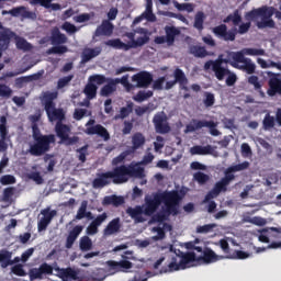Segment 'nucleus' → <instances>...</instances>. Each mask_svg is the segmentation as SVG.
Masks as SVG:
<instances>
[{
	"instance_id": "nucleus-1",
	"label": "nucleus",
	"mask_w": 281,
	"mask_h": 281,
	"mask_svg": "<svg viewBox=\"0 0 281 281\" xmlns=\"http://www.w3.org/2000/svg\"><path fill=\"white\" fill-rule=\"evenodd\" d=\"M265 54L266 52L262 48H243L239 52H231L228 58L206 61L204 69H212L217 80H225V76L229 74V69L223 67V63H225V65H231L235 69H239L251 76L256 74V64H254L251 58L245 56H265Z\"/></svg>"
},
{
	"instance_id": "nucleus-2",
	"label": "nucleus",
	"mask_w": 281,
	"mask_h": 281,
	"mask_svg": "<svg viewBox=\"0 0 281 281\" xmlns=\"http://www.w3.org/2000/svg\"><path fill=\"white\" fill-rule=\"evenodd\" d=\"M181 194L179 191H164L161 193H153V198L145 196L144 214L145 216H153L161 203L165 204V212L168 215L177 216L179 214V203H181Z\"/></svg>"
},
{
	"instance_id": "nucleus-3",
	"label": "nucleus",
	"mask_w": 281,
	"mask_h": 281,
	"mask_svg": "<svg viewBox=\"0 0 281 281\" xmlns=\"http://www.w3.org/2000/svg\"><path fill=\"white\" fill-rule=\"evenodd\" d=\"M110 177L113 179V183L120 186L122 183H127L128 179H144V168L137 165H121L115 167L110 171Z\"/></svg>"
},
{
	"instance_id": "nucleus-4",
	"label": "nucleus",
	"mask_w": 281,
	"mask_h": 281,
	"mask_svg": "<svg viewBox=\"0 0 281 281\" xmlns=\"http://www.w3.org/2000/svg\"><path fill=\"white\" fill-rule=\"evenodd\" d=\"M274 10L276 8L273 7L263 5L247 12L245 14V19L246 21H256V19H261V21L257 22L258 30H265L267 27L273 30V27H276V21H273L271 16H273Z\"/></svg>"
},
{
	"instance_id": "nucleus-5",
	"label": "nucleus",
	"mask_w": 281,
	"mask_h": 281,
	"mask_svg": "<svg viewBox=\"0 0 281 281\" xmlns=\"http://www.w3.org/2000/svg\"><path fill=\"white\" fill-rule=\"evenodd\" d=\"M58 98L57 92H43L42 94V104L44 106V111H46V115L50 122H60L65 120V111L63 109H56V103L54 100Z\"/></svg>"
},
{
	"instance_id": "nucleus-6",
	"label": "nucleus",
	"mask_w": 281,
	"mask_h": 281,
	"mask_svg": "<svg viewBox=\"0 0 281 281\" xmlns=\"http://www.w3.org/2000/svg\"><path fill=\"white\" fill-rule=\"evenodd\" d=\"M138 34H144V36L137 37L133 42H128L127 44L122 42L120 38L109 40L104 43L106 47H113V49H124V52H128V49H137V47H144L147 43L150 42V36H148V30L139 29Z\"/></svg>"
},
{
	"instance_id": "nucleus-7",
	"label": "nucleus",
	"mask_w": 281,
	"mask_h": 281,
	"mask_svg": "<svg viewBox=\"0 0 281 281\" xmlns=\"http://www.w3.org/2000/svg\"><path fill=\"white\" fill-rule=\"evenodd\" d=\"M250 29L251 21H248L246 23H241L238 29L233 27L231 30H227L226 24H220L213 27L212 32L217 38H221V41L234 42L236 41V34H247Z\"/></svg>"
},
{
	"instance_id": "nucleus-8",
	"label": "nucleus",
	"mask_w": 281,
	"mask_h": 281,
	"mask_svg": "<svg viewBox=\"0 0 281 281\" xmlns=\"http://www.w3.org/2000/svg\"><path fill=\"white\" fill-rule=\"evenodd\" d=\"M52 144H56V136L54 134L40 136L30 144L27 153L32 155V157H43V155L52 150Z\"/></svg>"
},
{
	"instance_id": "nucleus-9",
	"label": "nucleus",
	"mask_w": 281,
	"mask_h": 281,
	"mask_svg": "<svg viewBox=\"0 0 281 281\" xmlns=\"http://www.w3.org/2000/svg\"><path fill=\"white\" fill-rule=\"evenodd\" d=\"M193 262H199L196 254L186 252L182 254L179 263H177V259H173V261L169 262L167 266H162L160 273H172V271H179V269H188V267H192Z\"/></svg>"
},
{
	"instance_id": "nucleus-10",
	"label": "nucleus",
	"mask_w": 281,
	"mask_h": 281,
	"mask_svg": "<svg viewBox=\"0 0 281 281\" xmlns=\"http://www.w3.org/2000/svg\"><path fill=\"white\" fill-rule=\"evenodd\" d=\"M218 123L214 121L196 120L192 119L190 124L186 126L184 133H195V131H201V128H210V134L213 137H218L221 132L216 128Z\"/></svg>"
},
{
	"instance_id": "nucleus-11",
	"label": "nucleus",
	"mask_w": 281,
	"mask_h": 281,
	"mask_svg": "<svg viewBox=\"0 0 281 281\" xmlns=\"http://www.w3.org/2000/svg\"><path fill=\"white\" fill-rule=\"evenodd\" d=\"M52 45H57L53 46L47 49L46 54L52 55V54H67L69 52V48L65 46V43H67V35L60 33V31L57 29L53 31L52 36H50Z\"/></svg>"
},
{
	"instance_id": "nucleus-12",
	"label": "nucleus",
	"mask_w": 281,
	"mask_h": 281,
	"mask_svg": "<svg viewBox=\"0 0 281 281\" xmlns=\"http://www.w3.org/2000/svg\"><path fill=\"white\" fill-rule=\"evenodd\" d=\"M91 80L95 82V85H104V82H106L100 91L103 98H109V95L117 91V86L113 78H106L104 75H92Z\"/></svg>"
},
{
	"instance_id": "nucleus-13",
	"label": "nucleus",
	"mask_w": 281,
	"mask_h": 281,
	"mask_svg": "<svg viewBox=\"0 0 281 281\" xmlns=\"http://www.w3.org/2000/svg\"><path fill=\"white\" fill-rule=\"evenodd\" d=\"M173 78L175 80L166 82V86H165L166 91H170V89H172L175 85H179V88L182 91H188V82H189L188 77L186 76V72L181 70V68H176L173 70Z\"/></svg>"
},
{
	"instance_id": "nucleus-14",
	"label": "nucleus",
	"mask_w": 281,
	"mask_h": 281,
	"mask_svg": "<svg viewBox=\"0 0 281 281\" xmlns=\"http://www.w3.org/2000/svg\"><path fill=\"white\" fill-rule=\"evenodd\" d=\"M268 90L267 94L270 98L276 95H281V74H276L272 71H268Z\"/></svg>"
},
{
	"instance_id": "nucleus-15",
	"label": "nucleus",
	"mask_w": 281,
	"mask_h": 281,
	"mask_svg": "<svg viewBox=\"0 0 281 281\" xmlns=\"http://www.w3.org/2000/svg\"><path fill=\"white\" fill-rule=\"evenodd\" d=\"M153 124L156 133L166 135L170 133V124H168V116L164 112H158L153 117Z\"/></svg>"
},
{
	"instance_id": "nucleus-16",
	"label": "nucleus",
	"mask_w": 281,
	"mask_h": 281,
	"mask_svg": "<svg viewBox=\"0 0 281 281\" xmlns=\"http://www.w3.org/2000/svg\"><path fill=\"white\" fill-rule=\"evenodd\" d=\"M249 168V161H244L241 164L233 165L228 167L225 172L222 180L226 182L228 186L236 179V176L234 172H241V170H247Z\"/></svg>"
},
{
	"instance_id": "nucleus-17",
	"label": "nucleus",
	"mask_w": 281,
	"mask_h": 281,
	"mask_svg": "<svg viewBox=\"0 0 281 281\" xmlns=\"http://www.w3.org/2000/svg\"><path fill=\"white\" fill-rule=\"evenodd\" d=\"M41 214L43 217H41L37 223V229L38 232H45L58 212L56 210L46 207L41 211Z\"/></svg>"
},
{
	"instance_id": "nucleus-18",
	"label": "nucleus",
	"mask_w": 281,
	"mask_h": 281,
	"mask_svg": "<svg viewBox=\"0 0 281 281\" xmlns=\"http://www.w3.org/2000/svg\"><path fill=\"white\" fill-rule=\"evenodd\" d=\"M132 82H136L138 89H147L153 85V75L148 71L137 72L132 77Z\"/></svg>"
},
{
	"instance_id": "nucleus-19",
	"label": "nucleus",
	"mask_w": 281,
	"mask_h": 281,
	"mask_svg": "<svg viewBox=\"0 0 281 281\" xmlns=\"http://www.w3.org/2000/svg\"><path fill=\"white\" fill-rule=\"evenodd\" d=\"M54 273V267L49 263L44 262L40 268H34L30 270L31 280H43V276H52Z\"/></svg>"
},
{
	"instance_id": "nucleus-20",
	"label": "nucleus",
	"mask_w": 281,
	"mask_h": 281,
	"mask_svg": "<svg viewBox=\"0 0 281 281\" xmlns=\"http://www.w3.org/2000/svg\"><path fill=\"white\" fill-rule=\"evenodd\" d=\"M109 218V214L106 212H103L102 214L98 215L92 222L88 225L86 229V234L88 236H95L98 232H100L99 227Z\"/></svg>"
},
{
	"instance_id": "nucleus-21",
	"label": "nucleus",
	"mask_w": 281,
	"mask_h": 281,
	"mask_svg": "<svg viewBox=\"0 0 281 281\" xmlns=\"http://www.w3.org/2000/svg\"><path fill=\"white\" fill-rule=\"evenodd\" d=\"M16 36V33L12 32L10 29H3L0 31V54L3 56V52L10 47V42Z\"/></svg>"
},
{
	"instance_id": "nucleus-22",
	"label": "nucleus",
	"mask_w": 281,
	"mask_h": 281,
	"mask_svg": "<svg viewBox=\"0 0 281 281\" xmlns=\"http://www.w3.org/2000/svg\"><path fill=\"white\" fill-rule=\"evenodd\" d=\"M120 232H122V221L120 217H115L110 221L103 229V236H115V234H120Z\"/></svg>"
},
{
	"instance_id": "nucleus-23",
	"label": "nucleus",
	"mask_w": 281,
	"mask_h": 281,
	"mask_svg": "<svg viewBox=\"0 0 281 281\" xmlns=\"http://www.w3.org/2000/svg\"><path fill=\"white\" fill-rule=\"evenodd\" d=\"M86 134L87 135H98L104 142H109V139H111V134H109V131L106 130V127H104L100 124L87 127L86 128Z\"/></svg>"
},
{
	"instance_id": "nucleus-24",
	"label": "nucleus",
	"mask_w": 281,
	"mask_h": 281,
	"mask_svg": "<svg viewBox=\"0 0 281 281\" xmlns=\"http://www.w3.org/2000/svg\"><path fill=\"white\" fill-rule=\"evenodd\" d=\"M113 23L110 20H103L102 23L95 29L94 36H113Z\"/></svg>"
},
{
	"instance_id": "nucleus-25",
	"label": "nucleus",
	"mask_w": 281,
	"mask_h": 281,
	"mask_svg": "<svg viewBox=\"0 0 281 281\" xmlns=\"http://www.w3.org/2000/svg\"><path fill=\"white\" fill-rule=\"evenodd\" d=\"M198 262H204V265L218 262V255L212 248L205 247L202 256L198 257Z\"/></svg>"
},
{
	"instance_id": "nucleus-26",
	"label": "nucleus",
	"mask_w": 281,
	"mask_h": 281,
	"mask_svg": "<svg viewBox=\"0 0 281 281\" xmlns=\"http://www.w3.org/2000/svg\"><path fill=\"white\" fill-rule=\"evenodd\" d=\"M82 229H85V226L77 225L69 232L66 238V249H71V247H74V243L78 240V237L80 236V234H82Z\"/></svg>"
},
{
	"instance_id": "nucleus-27",
	"label": "nucleus",
	"mask_w": 281,
	"mask_h": 281,
	"mask_svg": "<svg viewBox=\"0 0 281 281\" xmlns=\"http://www.w3.org/2000/svg\"><path fill=\"white\" fill-rule=\"evenodd\" d=\"M111 271H128L133 267V262L122 259L121 261H108Z\"/></svg>"
},
{
	"instance_id": "nucleus-28",
	"label": "nucleus",
	"mask_w": 281,
	"mask_h": 281,
	"mask_svg": "<svg viewBox=\"0 0 281 281\" xmlns=\"http://www.w3.org/2000/svg\"><path fill=\"white\" fill-rule=\"evenodd\" d=\"M165 37L167 38V45L172 46L175 45V41L177 38V36H179L181 34V30H179L176 26H170V25H166L165 26Z\"/></svg>"
},
{
	"instance_id": "nucleus-29",
	"label": "nucleus",
	"mask_w": 281,
	"mask_h": 281,
	"mask_svg": "<svg viewBox=\"0 0 281 281\" xmlns=\"http://www.w3.org/2000/svg\"><path fill=\"white\" fill-rule=\"evenodd\" d=\"M55 133L60 142H65L71 133V126L57 122L55 125Z\"/></svg>"
},
{
	"instance_id": "nucleus-30",
	"label": "nucleus",
	"mask_w": 281,
	"mask_h": 281,
	"mask_svg": "<svg viewBox=\"0 0 281 281\" xmlns=\"http://www.w3.org/2000/svg\"><path fill=\"white\" fill-rule=\"evenodd\" d=\"M102 54V47L97 46L94 48H86L81 55V63H89L92 58H97Z\"/></svg>"
},
{
	"instance_id": "nucleus-31",
	"label": "nucleus",
	"mask_w": 281,
	"mask_h": 281,
	"mask_svg": "<svg viewBox=\"0 0 281 281\" xmlns=\"http://www.w3.org/2000/svg\"><path fill=\"white\" fill-rule=\"evenodd\" d=\"M145 145H146V136H144V134H142L140 132H136L135 134H133L132 147H131L133 153H135V150H139V148H144Z\"/></svg>"
},
{
	"instance_id": "nucleus-32",
	"label": "nucleus",
	"mask_w": 281,
	"mask_h": 281,
	"mask_svg": "<svg viewBox=\"0 0 281 281\" xmlns=\"http://www.w3.org/2000/svg\"><path fill=\"white\" fill-rule=\"evenodd\" d=\"M83 93L88 100H93L98 95V86H95V81L91 80V76L83 89Z\"/></svg>"
},
{
	"instance_id": "nucleus-33",
	"label": "nucleus",
	"mask_w": 281,
	"mask_h": 281,
	"mask_svg": "<svg viewBox=\"0 0 281 281\" xmlns=\"http://www.w3.org/2000/svg\"><path fill=\"white\" fill-rule=\"evenodd\" d=\"M126 214L131 216V218L135 220V223H144V217L142 214H144V207L137 205L136 207H127Z\"/></svg>"
},
{
	"instance_id": "nucleus-34",
	"label": "nucleus",
	"mask_w": 281,
	"mask_h": 281,
	"mask_svg": "<svg viewBox=\"0 0 281 281\" xmlns=\"http://www.w3.org/2000/svg\"><path fill=\"white\" fill-rule=\"evenodd\" d=\"M109 179H113L111 176V171L100 173L99 177L92 181V186L93 188H104L105 186H109V183H111Z\"/></svg>"
},
{
	"instance_id": "nucleus-35",
	"label": "nucleus",
	"mask_w": 281,
	"mask_h": 281,
	"mask_svg": "<svg viewBox=\"0 0 281 281\" xmlns=\"http://www.w3.org/2000/svg\"><path fill=\"white\" fill-rule=\"evenodd\" d=\"M0 263L2 269H8V267H12V265H14V261H12V251L8 249H1Z\"/></svg>"
},
{
	"instance_id": "nucleus-36",
	"label": "nucleus",
	"mask_w": 281,
	"mask_h": 281,
	"mask_svg": "<svg viewBox=\"0 0 281 281\" xmlns=\"http://www.w3.org/2000/svg\"><path fill=\"white\" fill-rule=\"evenodd\" d=\"M190 153L191 155H213L214 147H212V145H206V146L195 145L191 147Z\"/></svg>"
},
{
	"instance_id": "nucleus-37",
	"label": "nucleus",
	"mask_w": 281,
	"mask_h": 281,
	"mask_svg": "<svg viewBox=\"0 0 281 281\" xmlns=\"http://www.w3.org/2000/svg\"><path fill=\"white\" fill-rule=\"evenodd\" d=\"M103 205H113L114 207H120L124 205V198L120 195H106L103 199Z\"/></svg>"
},
{
	"instance_id": "nucleus-38",
	"label": "nucleus",
	"mask_w": 281,
	"mask_h": 281,
	"mask_svg": "<svg viewBox=\"0 0 281 281\" xmlns=\"http://www.w3.org/2000/svg\"><path fill=\"white\" fill-rule=\"evenodd\" d=\"M223 23H233L236 27L243 23V16L240 15V11L235 10L233 13L228 14L224 20Z\"/></svg>"
},
{
	"instance_id": "nucleus-39",
	"label": "nucleus",
	"mask_w": 281,
	"mask_h": 281,
	"mask_svg": "<svg viewBox=\"0 0 281 281\" xmlns=\"http://www.w3.org/2000/svg\"><path fill=\"white\" fill-rule=\"evenodd\" d=\"M189 53L195 58H205L207 56V49L204 46L191 45L189 47Z\"/></svg>"
},
{
	"instance_id": "nucleus-40",
	"label": "nucleus",
	"mask_w": 281,
	"mask_h": 281,
	"mask_svg": "<svg viewBox=\"0 0 281 281\" xmlns=\"http://www.w3.org/2000/svg\"><path fill=\"white\" fill-rule=\"evenodd\" d=\"M248 85H252L255 91H257L261 98H265V91H262V83H260V79L258 78V76H250L248 78Z\"/></svg>"
},
{
	"instance_id": "nucleus-41",
	"label": "nucleus",
	"mask_w": 281,
	"mask_h": 281,
	"mask_svg": "<svg viewBox=\"0 0 281 281\" xmlns=\"http://www.w3.org/2000/svg\"><path fill=\"white\" fill-rule=\"evenodd\" d=\"M261 234H268L269 238L281 240V227H268L261 231Z\"/></svg>"
},
{
	"instance_id": "nucleus-42",
	"label": "nucleus",
	"mask_w": 281,
	"mask_h": 281,
	"mask_svg": "<svg viewBox=\"0 0 281 281\" xmlns=\"http://www.w3.org/2000/svg\"><path fill=\"white\" fill-rule=\"evenodd\" d=\"M203 23H205V13L203 11H198L194 16L193 27L201 32L203 31Z\"/></svg>"
},
{
	"instance_id": "nucleus-43",
	"label": "nucleus",
	"mask_w": 281,
	"mask_h": 281,
	"mask_svg": "<svg viewBox=\"0 0 281 281\" xmlns=\"http://www.w3.org/2000/svg\"><path fill=\"white\" fill-rule=\"evenodd\" d=\"M79 247H80L81 251H91V249L93 247V241L91 240V238L89 236L86 235L80 238Z\"/></svg>"
},
{
	"instance_id": "nucleus-44",
	"label": "nucleus",
	"mask_w": 281,
	"mask_h": 281,
	"mask_svg": "<svg viewBox=\"0 0 281 281\" xmlns=\"http://www.w3.org/2000/svg\"><path fill=\"white\" fill-rule=\"evenodd\" d=\"M133 113V103L127 104V106L121 108L120 114H116L114 116V120H125V117H128Z\"/></svg>"
},
{
	"instance_id": "nucleus-45",
	"label": "nucleus",
	"mask_w": 281,
	"mask_h": 281,
	"mask_svg": "<svg viewBox=\"0 0 281 281\" xmlns=\"http://www.w3.org/2000/svg\"><path fill=\"white\" fill-rule=\"evenodd\" d=\"M32 66H27L26 68L19 69V71H9L3 74L0 77V82H4L5 78H14L15 76H21V74H25L26 71H30V68Z\"/></svg>"
},
{
	"instance_id": "nucleus-46",
	"label": "nucleus",
	"mask_w": 281,
	"mask_h": 281,
	"mask_svg": "<svg viewBox=\"0 0 281 281\" xmlns=\"http://www.w3.org/2000/svg\"><path fill=\"white\" fill-rule=\"evenodd\" d=\"M148 98H153V91L148 90V91H144V90H139L136 95H134L133 100L135 102H145V100H148Z\"/></svg>"
},
{
	"instance_id": "nucleus-47",
	"label": "nucleus",
	"mask_w": 281,
	"mask_h": 281,
	"mask_svg": "<svg viewBox=\"0 0 281 281\" xmlns=\"http://www.w3.org/2000/svg\"><path fill=\"white\" fill-rule=\"evenodd\" d=\"M80 270H74L72 268H67L61 270L63 278H69V280H78Z\"/></svg>"
},
{
	"instance_id": "nucleus-48",
	"label": "nucleus",
	"mask_w": 281,
	"mask_h": 281,
	"mask_svg": "<svg viewBox=\"0 0 281 281\" xmlns=\"http://www.w3.org/2000/svg\"><path fill=\"white\" fill-rule=\"evenodd\" d=\"M87 205H89V203L87 201L81 202V205L78 209L77 214L75 216V221H82V218H86Z\"/></svg>"
},
{
	"instance_id": "nucleus-49",
	"label": "nucleus",
	"mask_w": 281,
	"mask_h": 281,
	"mask_svg": "<svg viewBox=\"0 0 281 281\" xmlns=\"http://www.w3.org/2000/svg\"><path fill=\"white\" fill-rule=\"evenodd\" d=\"M12 196H14V187L5 188L2 194L3 203H12Z\"/></svg>"
},
{
	"instance_id": "nucleus-50",
	"label": "nucleus",
	"mask_w": 281,
	"mask_h": 281,
	"mask_svg": "<svg viewBox=\"0 0 281 281\" xmlns=\"http://www.w3.org/2000/svg\"><path fill=\"white\" fill-rule=\"evenodd\" d=\"M262 124L265 131H269V128H273L276 126V117L268 113L265 115Z\"/></svg>"
},
{
	"instance_id": "nucleus-51",
	"label": "nucleus",
	"mask_w": 281,
	"mask_h": 281,
	"mask_svg": "<svg viewBox=\"0 0 281 281\" xmlns=\"http://www.w3.org/2000/svg\"><path fill=\"white\" fill-rule=\"evenodd\" d=\"M215 102H216V99L214 98V93L204 92L203 104L206 109H210L211 106H214Z\"/></svg>"
},
{
	"instance_id": "nucleus-52",
	"label": "nucleus",
	"mask_w": 281,
	"mask_h": 281,
	"mask_svg": "<svg viewBox=\"0 0 281 281\" xmlns=\"http://www.w3.org/2000/svg\"><path fill=\"white\" fill-rule=\"evenodd\" d=\"M72 80H74V75H68L66 77L58 79L57 89H65V87H67V85H69V82H71Z\"/></svg>"
},
{
	"instance_id": "nucleus-53",
	"label": "nucleus",
	"mask_w": 281,
	"mask_h": 281,
	"mask_svg": "<svg viewBox=\"0 0 281 281\" xmlns=\"http://www.w3.org/2000/svg\"><path fill=\"white\" fill-rule=\"evenodd\" d=\"M12 97V88L7 86L5 83H0V98H11Z\"/></svg>"
},
{
	"instance_id": "nucleus-54",
	"label": "nucleus",
	"mask_w": 281,
	"mask_h": 281,
	"mask_svg": "<svg viewBox=\"0 0 281 281\" xmlns=\"http://www.w3.org/2000/svg\"><path fill=\"white\" fill-rule=\"evenodd\" d=\"M1 186H12L16 183V178L12 175H4L0 178Z\"/></svg>"
},
{
	"instance_id": "nucleus-55",
	"label": "nucleus",
	"mask_w": 281,
	"mask_h": 281,
	"mask_svg": "<svg viewBox=\"0 0 281 281\" xmlns=\"http://www.w3.org/2000/svg\"><path fill=\"white\" fill-rule=\"evenodd\" d=\"M216 227V224H205L203 226H196V234H210L214 228Z\"/></svg>"
},
{
	"instance_id": "nucleus-56",
	"label": "nucleus",
	"mask_w": 281,
	"mask_h": 281,
	"mask_svg": "<svg viewBox=\"0 0 281 281\" xmlns=\"http://www.w3.org/2000/svg\"><path fill=\"white\" fill-rule=\"evenodd\" d=\"M194 179H195V181H198V183H200V186H203V184L207 183V181H210V176H207L204 172L199 171V172L194 173Z\"/></svg>"
},
{
	"instance_id": "nucleus-57",
	"label": "nucleus",
	"mask_w": 281,
	"mask_h": 281,
	"mask_svg": "<svg viewBox=\"0 0 281 281\" xmlns=\"http://www.w3.org/2000/svg\"><path fill=\"white\" fill-rule=\"evenodd\" d=\"M89 150V145H85L77 149L78 153V159L81 161V164H85L87 161V151Z\"/></svg>"
},
{
	"instance_id": "nucleus-58",
	"label": "nucleus",
	"mask_w": 281,
	"mask_h": 281,
	"mask_svg": "<svg viewBox=\"0 0 281 281\" xmlns=\"http://www.w3.org/2000/svg\"><path fill=\"white\" fill-rule=\"evenodd\" d=\"M31 128H32V138L33 139H38V137H44L46 135L41 132V128L38 127L37 123L32 124Z\"/></svg>"
},
{
	"instance_id": "nucleus-59",
	"label": "nucleus",
	"mask_w": 281,
	"mask_h": 281,
	"mask_svg": "<svg viewBox=\"0 0 281 281\" xmlns=\"http://www.w3.org/2000/svg\"><path fill=\"white\" fill-rule=\"evenodd\" d=\"M15 45L18 49H24V52H27L31 47L30 43H27L23 37H19Z\"/></svg>"
},
{
	"instance_id": "nucleus-60",
	"label": "nucleus",
	"mask_w": 281,
	"mask_h": 281,
	"mask_svg": "<svg viewBox=\"0 0 281 281\" xmlns=\"http://www.w3.org/2000/svg\"><path fill=\"white\" fill-rule=\"evenodd\" d=\"M227 186L228 184L223 179H221L215 183L213 189L221 194V192H227Z\"/></svg>"
},
{
	"instance_id": "nucleus-61",
	"label": "nucleus",
	"mask_w": 281,
	"mask_h": 281,
	"mask_svg": "<svg viewBox=\"0 0 281 281\" xmlns=\"http://www.w3.org/2000/svg\"><path fill=\"white\" fill-rule=\"evenodd\" d=\"M61 30H65L67 34H76V32H78V27H76V25L71 24L70 22H65L61 25Z\"/></svg>"
},
{
	"instance_id": "nucleus-62",
	"label": "nucleus",
	"mask_w": 281,
	"mask_h": 281,
	"mask_svg": "<svg viewBox=\"0 0 281 281\" xmlns=\"http://www.w3.org/2000/svg\"><path fill=\"white\" fill-rule=\"evenodd\" d=\"M226 86L227 87H234L238 80V77L236 76V74L232 72L229 70V72L226 75Z\"/></svg>"
},
{
	"instance_id": "nucleus-63",
	"label": "nucleus",
	"mask_w": 281,
	"mask_h": 281,
	"mask_svg": "<svg viewBox=\"0 0 281 281\" xmlns=\"http://www.w3.org/2000/svg\"><path fill=\"white\" fill-rule=\"evenodd\" d=\"M142 18L146 19L149 23H155L157 21V15L153 13V11L145 10V12L142 13Z\"/></svg>"
},
{
	"instance_id": "nucleus-64",
	"label": "nucleus",
	"mask_w": 281,
	"mask_h": 281,
	"mask_svg": "<svg viewBox=\"0 0 281 281\" xmlns=\"http://www.w3.org/2000/svg\"><path fill=\"white\" fill-rule=\"evenodd\" d=\"M91 278L93 281H102L104 280L105 276L102 273V269H97L91 273Z\"/></svg>"
}]
</instances>
